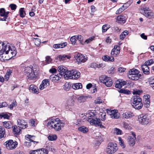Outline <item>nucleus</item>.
<instances>
[{
    "instance_id": "nucleus-34",
    "label": "nucleus",
    "mask_w": 154,
    "mask_h": 154,
    "mask_svg": "<svg viewBox=\"0 0 154 154\" xmlns=\"http://www.w3.org/2000/svg\"><path fill=\"white\" fill-rule=\"evenodd\" d=\"M3 125L7 129H10L12 127V124L11 122H2Z\"/></svg>"
},
{
    "instance_id": "nucleus-59",
    "label": "nucleus",
    "mask_w": 154,
    "mask_h": 154,
    "mask_svg": "<svg viewBox=\"0 0 154 154\" xmlns=\"http://www.w3.org/2000/svg\"><path fill=\"white\" fill-rule=\"evenodd\" d=\"M16 101H14L8 107L11 110L13 109V107L16 106Z\"/></svg>"
},
{
    "instance_id": "nucleus-8",
    "label": "nucleus",
    "mask_w": 154,
    "mask_h": 154,
    "mask_svg": "<svg viewBox=\"0 0 154 154\" xmlns=\"http://www.w3.org/2000/svg\"><path fill=\"white\" fill-rule=\"evenodd\" d=\"M118 149L117 144L115 143L111 142L108 144L106 152L107 154H113L117 151Z\"/></svg>"
},
{
    "instance_id": "nucleus-36",
    "label": "nucleus",
    "mask_w": 154,
    "mask_h": 154,
    "mask_svg": "<svg viewBox=\"0 0 154 154\" xmlns=\"http://www.w3.org/2000/svg\"><path fill=\"white\" fill-rule=\"evenodd\" d=\"M5 134V129L2 126H0V139L4 137Z\"/></svg>"
},
{
    "instance_id": "nucleus-58",
    "label": "nucleus",
    "mask_w": 154,
    "mask_h": 154,
    "mask_svg": "<svg viewBox=\"0 0 154 154\" xmlns=\"http://www.w3.org/2000/svg\"><path fill=\"white\" fill-rule=\"evenodd\" d=\"M95 37V36H93L92 37H90L85 41V42L87 44L88 43L92 41L93 40H94Z\"/></svg>"
},
{
    "instance_id": "nucleus-64",
    "label": "nucleus",
    "mask_w": 154,
    "mask_h": 154,
    "mask_svg": "<svg viewBox=\"0 0 154 154\" xmlns=\"http://www.w3.org/2000/svg\"><path fill=\"white\" fill-rule=\"evenodd\" d=\"M29 154H38V150H35L30 151L29 152Z\"/></svg>"
},
{
    "instance_id": "nucleus-48",
    "label": "nucleus",
    "mask_w": 154,
    "mask_h": 154,
    "mask_svg": "<svg viewBox=\"0 0 154 154\" xmlns=\"http://www.w3.org/2000/svg\"><path fill=\"white\" fill-rule=\"evenodd\" d=\"M118 140L119 145L123 148L125 147L124 142L121 137H118Z\"/></svg>"
},
{
    "instance_id": "nucleus-10",
    "label": "nucleus",
    "mask_w": 154,
    "mask_h": 154,
    "mask_svg": "<svg viewBox=\"0 0 154 154\" xmlns=\"http://www.w3.org/2000/svg\"><path fill=\"white\" fill-rule=\"evenodd\" d=\"M100 81L105 84L107 87H110L112 85V79L109 77L105 75H102L99 78Z\"/></svg>"
},
{
    "instance_id": "nucleus-23",
    "label": "nucleus",
    "mask_w": 154,
    "mask_h": 154,
    "mask_svg": "<svg viewBox=\"0 0 154 154\" xmlns=\"http://www.w3.org/2000/svg\"><path fill=\"white\" fill-rule=\"evenodd\" d=\"M29 91L33 94H38L39 93V90L37 87L34 85H30L29 88Z\"/></svg>"
},
{
    "instance_id": "nucleus-31",
    "label": "nucleus",
    "mask_w": 154,
    "mask_h": 154,
    "mask_svg": "<svg viewBox=\"0 0 154 154\" xmlns=\"http://www.w3.org/2000/svg\"><path fill=\"white\" fill-rule=\"evenodd\" d=\"M141 67L142 70L144 74L148 75L149 74V70L148 66L144 64L142 65Z\"/></svg>"
},
{
    "instance_id": "nucleus-30",
    "label": "nucleus",
    "mask_w": 154,
    "mask_h": 154,
    "mask_svg": "<svg viewBox=\"0 0 154 154\" xmlns=\"http://www.w3.org/2000/svg\"><path fill=\"white\" fill-rule=\"evenodd\" d=\"M67 45V43L66 42H63L59 44H55L53 45V47L54 48H64Z\"/></svg>"
},
{
    "instance_id": "nucleus-18",
    "label": "nucleus",
    "mask_w": 154,
    "mask_h": 154,
    "mask_svg": "<svg viewBox=\"0 0 154 154\" xmlns=\"http://www.w3.org/2000/svg\"><path fill=\"white\" fill-rule=\"evenodd\" d=\"M120 48L119 46L115 45L111 52V54L113 57H116L120 53Z\"/></svg>"
},
{
    "instance_id": "nucleus-56",
    "label": "nucleus",
    "mask_w": 154,
    "mask_h": 154,
    "mask_svg": "<svg viewBox=\"0 0 154 154\" xmlns=\"http://www.w3.org/2000/svg\"><path fill=\"white\" fill-rule=\"evenodd\" d=\"M108 25L105 24L102 27V32H106L109 29V27L107 26Z\"/></svg>"
},
{
    "instance_id": "nucleus-43",
    "label": "nucleus",
    "mask_w": 154,
    "mask_h": 154,
    "mask_svg": "<svg viewBox=\"0 0 154 154\" xmlns=\"http://www.w3.org/2000/svg\"><path fill=\"white\" fill-rule=\"evenodd\" d=\"M71 87V84L69 83H66L64 85L63 88L66 91H69Z\"/></svg>"
},
{
    "instance_id": "nucleus-3",
    "label": "nucleus",
    "mask_w": 154,
    "mask_h": 154,
    "mask_svg": "<svg viewBox=\"0 0 154 154\" xmlns=\"http://www.w3.org/2000/svg\"><path fill=\"white\" fill-rule=\"evenodd\" d=\"M132 99L131 104L132 106L136 109H141L143 106V104L141 98L138 96H134Z\"/></svg>"
},
{
    "instance_id": "nucleus-40",
    "label": "nucleus",
    "mask_w": 154,
    "mask_h": 154,
    "mask_svg": "<svg viewBox=\"0 0 154 154\" xmlns=\"http://www.w3.org/2000/svg\"><path fill=\"white\" fill-rule=\"evenodd\" d=\"M102 64H98L95 63L93 62L91 63L90 65V67L94 68H100L102 67Z\"/></svg>"
},
{
    "instance_id": "nucleus-25",
    "label": "nucleus",
    "mask_w": 154,
    "mask_h": 154,
    "mask_svg": "<svg viewBox=\"0 0 154 154\" xmlns=\"http://www.w3.org/2000/svg\"><path fill=\"white\" fill-rule=\"evenodd\" d=\"M74 105V101L72 99H71L68 100L66 104V105L65 107L67 109H69Z\"/></svg>"
},
{
    "instance_id": "nucleus-60",
    "label": "nucleus",
    "mask_w": 154,
    "mask_h": 154,
    "mask_svg": "<svg viewBox=\"0 0 154 154\" xmlns=\"http://www.w3.org/2000/svg\"><path fill=\"white\" fill-rule=\"evenodd\" d=\"M121 93H124V94H130V91L127 90L121 89L120 90Z\"/></svg>"
},
{
    "instance_id": "nucleus-54",
    "label": "nucleus",
    "mask_w": 154,
    "mask_h": 154,
    "mask_svg": "<svg viewBox=\"0 0 154 154\" xmlns=\"http://www.w3.org/2000/svg\"><path fill=\"white\" fill-rule=\"evenodd\" d=\"M94 103L96 104H100L102 103V100L99 97L94 100Z\"/></svg>"
},
{
    "instance_id": "nucleus-42",
    "label": "nucleus",
    "mask_w": 154,
    "mask_h": 154,
    "mask_svg": "<svg viewBox=\"0 0 154 154\" xmlns=\"http://www.w3.org/2000/svg\"><path fill=\"white\" fill-rule=\"evenodd\" d=\"M128 32L127 31H125L122 32L120 35V38L121 40H123L128 35Z\"/></svg>"
},
{
    "instance_id": "nucleus-19",
    "label": "nucleus",
    "mask_w": 154,
    "mask_h": 154,
    "mask_svg": "<svg viewBox=\"0 0 154 154\" xmlns=\"http://www.w3.org/2000/svg\"><path fill=\"white\" fill-rule=\"evenodd\" d=\"M9 60V58L7 55V53H6L5 51H4V50H0V60L3 61Z\"/></svg>"
},
{
    "instance_id": "nucleus-38",
    "label": "nucleus",
    "mask_w": 154,
    "mask_h": 154,
    "mask_svg": "<svg viewBox=\"0 0 154 154\" xmlns=\"http://www.w3.org/2000/svg\"><path fill=\"white\" fill-rule=\"evenodd\" d=\"M57 137L56 134H51L48 137V140L50 141H54L57 139Z\"/></svg>"
},
{
    "instance_id": "nucleus-49",
    "label": "nucleus",
    "mask_w": 154,
    "mask_h": 154,
    "mask_svg": "<svg viewBox=\"0 0 154 154\" xmlns=\"http://www.w3.org/2000/svg\"><path fill=\"white\" fill-rule=\"evenodd\" d=\"M20 16L22 17H24L25 15V13L24 11V8H21L20 9Z\"/></svg>"
},
{
    "instance_id": "nucleus-62",
    "label": "nucleus",
    "mask_w": 154,
    "mask_h": 154,
    "mask_svg": "<svg viewBox=\"0 0 154 154\" xmlns=\"http://www.w3.org/2000/svg\"><path fill=\"white\" fill-rule=\"evenodd\" d=\"M142 91L140 90H137L134 91L133 92V93L134 94H138L139 95L141 93H142Z\"/></svg>"
},
{
    "instance_id": "nucleus-53",
    "label": "nucleus",
    "mask_w": 154,
    "mask_h": 154,
    "mask_svg": "<svg viewBox=\"0 0 154 154\" xmlns=\"http://www.w3.org/2000/svg\"><path fill=\"white\" fill-rule=\"evenodd\" d=\"M77 39V37L76 36H72L70 38V41L72 44H75L76 42Z\"/></svg>"
},
{
    "instance_id": "nucleus-63",
    "label": "nucleus",
    "mask_w": 154,
    "mask_h": 154,
    "mask_svg": "<svg viewBox=\"0 0 154 154\" xmlns=\"http://www.w3.org/2000/svg\"><path fill=\"white\" fill-rule=\"evenodd\" d=\"M77 37V39L81 42L83 40V38L82 36L80 35H78L76 36Z\"/></svg>"
},
{
    "instance_id": "nucleus-1",
    "label": "nucleus",
    "mask_w": 154,
    "mask_h": 154,
    "mask_svg": "<svg viewBox=\"0 0 154 154\" xmlns=\"http://www.w3.org/2000/svg\"><path fill=\"white\" fill-rule=\"evenodd\" d=\"M46 121L48 122L47 127L50 130L54 129L57 131H60L65 125V122L58 118H51Z\"/></svg>"
},
{
    "instance_id": "nucleus-7",
    "label": "nucleus",
    "mask_w": 154,
    "mask_h": 154,
    "mask_svg": "<svg viewBox=\"0 0 154 154\" xmlns=\"http://www.w3.org/2000/svg\"><path fill=\"white\" fill-rule=\"evenodd\" d=\"M24 73L27 76V79L29 80H33L36 77V75L35 74L32 69L30 67H27L25 68Z\"/></svg>"
},
{
    "instance_id": "nucleus-5",
    "label": "nucleus",
    "mask_w": 154,
    "mask_h": 154,
    "mask_svg": "<svg viewBox=\"0 0 154 154\" xmlns=\"http://www.w3.org/2000/svg\"><path fill=\"white\" fill-rule=\"evenodd\" d=\"M138 121L143 125H147L150 121V116L148 114H140L138 117Z\"/></svg>"
},
{
    "instance_id": "nucleus-33",
    "label": "nucleus",
    "mask_w": 154,
    "mask_h": 154,
    "mask_svg": "<svg viewBox=\"0 0 154 154\" xmlns=\"http://www.w3.org/2000/svg\"><path fill=\"white\" fill-rule=\"evenodd\" d=\"M72 87L73 89L77 90L82 88V85L80 83H75L73 84Z\"/></svg>"
},
{
    "instance_id": "nucleus-21",
    "label": "nucleus",
    "mask_w": 154,
    "mask_h": 154,
    "mask_svg": "<svg viewBox=\"0 0 154 154\" xmlns=\"http://www.w3.org/2000/svg\"><path fill=\"white\" fill-rule=\"evenodd\" d=\"M62 77L61 75L57 74V75L52 74L50 76V79L54 82H57Z\"/></svg>"
},
{
    "instance_id": "nucleus-12",
    "label": "nucleus",
    "mask_w": 154,
    "mask_h": 154,
    "mask_svg": "<svg viewBox=\"0 0 154 154\" xmlns=\"http://www.w3.org/2000/svg\"><path fill=\"white\" fill-rule=\"evenodd\" d=\"M74 57L79 64L84 63L87 60L86 56H84L79 53L75 54L74 55Z\"/></svg>"
},
{
    "instance_id": "nucleus-50",
    "label": "nucleus",
    "mask_w": 154,
    "mask_h": 154,
    "mask_svg": "<svg viewBox=\"0 0 154 154\" xmlns=\"http://www.w3.org/2000/svg\"><path fill=\"white\" fill-rule=\"evenodd\" d=\"M5 9L4 8H1L0 9V15L1 17H5Z\"/></svg>"
},
{
    "instance_id": "nucleus-6",
    "label": "nucleus",
    "mask_w": 154,
    "mask_h": 154,
    "mask_svg": "<svg viewBox=\"0 0 154 154\" xmlns=\"http://www.w3.org/2000/svg\"><path fill=\"white\" fill-rule=\"evenodd\" d=\"M128 76L129 79L136 80L139 78L141 76V75L139 74V72L137 70L132 69L129 71Z\"/></svg>"
},
{
    "instance_id": "nucleus-45",
    "label": "nucleus",
    "mask_w": 154,
    "mask_h": 154,
    "mask_svg": "<svg viewBox=\"0 0 154 154\" xmlns=\"http://www.w3.org/2000/svg\"><path fill=\"white\" fill-rule=\"evenodd\" d=\"M144 106L146 108L149 107L150 105V100H143Z\"/></svg>"
},
{
    "instance_id": "nucleus-26",
    "label": "nucleus",
    "mask_w": 154,
    "mask_h": 154,
    "mask_svg": "<svg viewBox=\"0 0 154 154\" xmlns=\"http://www.w3.org/2000/svg\"><path fill=\"white\" fill-rule=\"evenodd\" d=\"M72 74L73 75L72 78V79H77L80 77V72L76 70H73Z\"/></svg>"
},
{
    "instance_id": "nucleus-29",
    "label": "nucleus",
    "mask_w": 154,
    "mask_h": 154,
    "mask_svg": "<svg viewBox=\"0 0 154 154\" xmlns=\"http://www.w3.org/2000/svg\"><path fill=\"white\" fill-rule=\"evenodd\" d=\"M126 17L123 15L118 16L117 17V20L120 23H124L126 21Z\"/></svg>"
},
{
    "instance_id": "nucleus-41",
    "label": "nucleus",
    "mask_w": 154,
    "mask_h": 154,
    "mask_svg": "<svg viewBox=\"0 0 154 154\" xmlns=\"http://www.w3.org/2000/svg\"><path fill=\"white\" fill-rule=\"evenodd\" d=\"M20 131L21 130L20 128L19 127H18L17 126H14L13 129V132L14 134L16 135L19 134Z\"/></svg>"
},
{
    "instance_id": "nucleus-13",
    "label": "nucleus",
    "mask_w": 154,
    "mask_h": 154,
    "mask_svg": "<svg viewBox=\"0 0 154 154\" xmlns=\"http://www.w3.org/2000/svg\"><path fill=\"white\" fill-rule=\"evenodd\" d=\"M140 13L146 17L149 18H151L153 15V13L149 10V8L146 7L141 9Z\"/></svg>"
},
{
    "instance_id": "nucleus-55",
    "label": "nucleus",
    "mask_w": 154,
    "mask_h": 154,
    "mask_svg": "<svg viewBox=\"0 0 154 154\" xmlns=\"http://www.w3.org/2000/svg\"><path fill=\"white\" fill-rule=\"evenodd\" d=\"M149 83L152 87H154V77H151L150 78Z\"/></svg>"
},
{
    "instance_id": "nucleus-39",
    "label": "nucleus",
    "mask_w": 154,
    "mask_h": 154,
    "mask_svg": "<svg viewBox=\"0 0 154 154\" xmlns=\"http://www.w3.org/2000/svg\"><path fill=\"white\" fill-rule=\"evenodd\" d=\"M38 154H48V151L46 149L42 148L38 149Z\"/></svg>"
},
{
    "instance_id": "nucleus-17",
    "label": "nucleus",
    "mask_w": 154,
    "mask_h": 154,
    "mask_svg": "<svg viewBox=\"0 0 154 154\" xmlns=\"http://www.w3.org/2000/svg\"><path fill=\"white\" fill-rule=\"evenodd\" d=\"M18 127L21 129H24L28 127L26 122L23 119H18L17 121Z\"/></svg>"
},
{
    "instance_id": "nucleus-51",
    "label": "nucleus",
    "mask_w": 154,
    "mask_h": 154,
    "mask_svg": "<svg viewBox=\"0 0 154 154\" xmlns=\"http://www.w3.org/2000/svg\"><path fill=\"white\" fill-rule=\"evenodd\" d=\"M34 41V43L35 45L38 46L41 43V40L38 38H35Z\"/></svg>"
},
{
    "instance_id": "nucleus-14",
    "label": "nucleus",
    "mask_w": 154,
    "mask_h": 154,
    "mask_svg": "<svg viewBox=\"0 0 154 154\" xmlns=\"http://www.w3.org/2000/svg\"><path fill=\"white\" fill-rule=\"evenodd\" d=\"M140 13L146 17L149 18H151L153 15V13L149 10V8L146 7L141 9Z\"/></svg>"
},
{
    "instance_id": "nucleus-47",
    "label": "nucleus",
    "mask_w": 154,
    "mask_h": 154,
    "mask_svg": "<svg viewBox=\"0 0 154 154\" xmlns=\"http://www.w3.org/2000/svg\"><path fill=\"white\" fill-rule=\"evenodd\" d=\"M154 63V61L152 59H150L147 60L145 63L144 64L147 66H150Z\"/></svg>"
},
{
    "instance_id": "nucleus-52",
    "label": "nucleus",
    "mask_w": 154,
    "mask_h": 154,
    "mask_svg": "<svg viewBox=\"0 0 154 154\" xmlns=\"http://www.w3.org/2000/svg\"><path fill=\"white\" fill-rule=\"evenodd\" d=\"M52 59L49 56H47L46 57L45 61L47 63H51Z\"/></svg>"
},
{
    "instance_id": "nucleus-22",
    "label": "nucleus",
    "mask_w": 154,
    "mask_h": 154,
    "mask_svg": "<svg viewBox=\"0 0 154 154\" xmlns=\"http://www.w3.org/2000/svg\"><path fill=\"white\" fill-rule=\"evenodd\" d=\"M57 70L60 73L59 74L61 75L62 76L63 75L64 76L67 71L66 68L63 66H59L57 68Z\"/></svg>"
},
{
    "instance_id": "nucleus-20",
    "label": "nucleus",
    "mask_w": 154,
    "mask_h": 154,
    "mask_svg": "<svg viewBox=\"0 0 154 154\" xmlns=\"http://www.w3.org/2000/svg\"><path fill=\"white\" fill-rule=\"evenodd\" d=\"M50 85V82L49 80L45 79L43 80L41 84L39 87V88L41 90H43L46 88L48 86Z\"/></svg>"
},
{
    "instance_id": "nucleus-24",
    "label": "nucleus",
    "mask_w": 154,
    "mask_h": 154,
    "mask_svg": "<svg viewBox=\"0 0 154 154\" xmlns=\"http://www.w3.org/2000/svg\"><path fill=\"white\" fill-rule=\"evenodd\" d=\"M134 116L133 113L131 112H124L122 114L123 118L126 119L131 118Z\"/></svg>"
},
{
    "instance_id": "nucleus-28",
    "label": "nucleus",
    "mask_w": 154,
    "mask_h": 154,
    "mask_svg": "<svg viewBox=\"0 0 154 154\" xmlns=\"http://www.w3.org/2000/svg\"><path fill=\"white\" fill-rule=\"evenodd\" d=\"M103 60L106 61L113 62L114 60V59L113 56H109L107 55H105L102 57Z\"/></svg>"
},
{
    "instance_id": "nucleus-61",
    "label": "nucleus",
    "mask_w": 154,
    "mask_h": 154,
    "mask_svg": "<svg viewBox=\"0 0 154 154\" xmlns=\"http://www.w3.org/2000/svg\"><path fill=\"white\" fill-rule=\"evenodd\" d=\"M9 7L11 8V10H15L16 8L17 5L15 4H11L10 5Z\"/></svg>"
},
{
    "instance_id": "nucleus-32",
    "label": "nucleus",
    "mask_w": 154,
    "mask_h": 154,
    "mask_svg": "<svg viewBox=\"0 0 154 154\" xmlns=\"http://www.w3.org/2000/svg\"><path fill=\"white\" fill-rule=\"evenodd\" d=\"M88 98V97L86 96L82 95L78 97L77 100L79 103H84L86 101Z\"/></svg>"
},
{
    "instance_id": "nucleus-11",
    "label": "nucleus",
    "mask_w": 154,
    "mask_h": 154,
    "mask_svg": "<svg viewBox=\"0 0 154 154\" xmlns=\"http://www.w3.org/2000/svg\"><path fill=\"white\" fill-rule=\"evenodd\" d=\"M4 144L7 149H12L16 147L18 143L16 141L14 142L12 140H10L6 141Z\"/></svg>"
},
{
    "instance_id": "nucleus-4",
    "label": "nucleus",
    "mask_w": 154,
    "mask_h": 154,
    "mask_svg": "<svg viewBox=\"0 0 154 154\" xmlns=\"http://www.w3.org/2000/svg\"><path fill=\"white\" fill-rule=\"evenodd\" d=\"M25 138L26 140L29 141L25 142L24 143V145L28 147H34L38 143V141H34L35 140V136L34 135L27 134L25 136Z\"/></svg>"
},
{
    "instance_id": "nucleus-27",
    "label": "nucleus",
    "mask_w": 154,
    "mask_h": 154,
    "mask_svg": "<svg viewBox=\"0 0 154 154\" xmlns=\"http://www.w3.org/2000/svg\"><path fill=\"white\" fill-rule=\"evenodd\" d=\"M73 70L71 71H68L66 72V74L64 75V78L66 79H72V77L73 74H72Z\"/></svg>"
},
{
    "instance_id": "nucleus-35",
    "label": "nucleus",
    "mask_w": 154,
    "mask_h": 154,
    "mask_svg": "<svg viewBox=\"0 0 154 154\" xmlns=\"http://www.w3.org/2000/svg\"><path fill=\"white\" fill-rule=\"evenodd\" d=\"M66 58L68 59L70 58V57L69 56L65 55H59L57 57V59H58L60 61H64L66 60Z\"/></svg>"
},
{
    "instance_id": "nucleus-57",
    "label": "nucleus",
    "mask_w": 154,
    "mask_h": 154,
    "mask_svg": "<svg viewBox=\"0 0 154 154\" xmlns=\"http://www.w3.org/2000/svg\"><path fill=\"white\" fill-rule=\"evenodd\" d=\"M122 85L120 81H117L116 82L115 87L116 88H122Z\"/></svg>"
},
{
    "instance_id": "nucleus-9",
    "label": "nucleus",
    "mask_w": 154,
    "mask_h": 154,
    "mask_svg": "<svg viewBox=\"0 0 154 154\" xmlns=\"http://www.w3.org/2000/svg\"><path fill=\"white\" fill-rule=\"evenodd\" d=\"M88 121L90 124L92 125H94L95 126H99L101 128H105V127L103 125L101 120L97 118H91L88 119Z\"/></svg>"
},
{
    "instance_id": "nucleus-44",
    "label": "nucleus",
    "mask_w": 154,
    "mask_h": 154,
    "mask_svg": "<svg viewBox=\"0 0 154 154\" xmlns=\"http://www.w3.org/2000/svg\"><path fill=\"white\" fill-rule=\"evenodd\" d=\"M0 118H3L4 119H8L10 116L7 113L2 112L0 113Z\"/></svg>"
},
{
    "instance_id": "nucleus-37",
    "label": "nucleus",
    "mask_w": 154,
    "mask_h": 154,
    "mask_svg": "<svg viewBox=\"0 0 154 154\" xmlns=\"http://www.w3.org/2000/svg\"><path fill=\"white\" fill-rule=\"evenodd\" d=\"M78 129L80 131L83 133H86L88 131V128L84 126L79 127Z\"/></svg>"
},
{
    "instance_id": "nucleus-16",
    "label": "nucleus",
    "mask_w": 154,
    "mask_h": 154,
    "mask_svg": "<svg viewBox=\"0 0 154 154\" xmlns=\"http://www.w3.org/2000/svg\"><path fill=\"white\" fill-rule=\"evenodd\" d=\"M132 136H130L128 139V142L129 145L131 146H133L135 144L136 139V135L135 133L131 131V132Z\"/></svg>"
},
{
    "instance_id": "nucleus-15",
    "label": "nucleus",
    "mask_w": 154,
    "mask_h": 154,
    "mask_svg": "<svg viewBox=\"0 0 154 154\" xmlns=\"http://www.w3.org/2000/svg\"><path fill=\"white\" fill-rule=\"evenodd\" d=\"M107 112L110 115V117L112 119H118L120 117V114L117 110H111L109 109L106 110Z\"/></svg>"
},
{
    "instance_id": "nucleus-2",
    "label": "nucleus",
    "mask_w": 154,
    "mask_h": 154,
    "mask_svg": "<svg viewBox=\"0 0 154 154\" xmlns=\"http://www.w3.org/2000/svg\"><path fill=\"white\" fill-rule=\"evenodd\" d=\"M4 50L6 53L9 59L15 56L17 53L16 48L14 47L11 46L8 43L5 44L2 42H0V50Z\"/></svg>"
},
{
    "instance_id": "nucleus-46",
    "label": "nucleus",
    "mask_w": 154,
    "mask_h": 154,
    "mask_svg": "<svg viewBox=\"0 0 154 154\" xmlns=\"http://www.w3.org/2000/svg\"><path fill=\"white\" fill-rule=\"evenodd\" d=\"M114 132L116 135H121L122 134V131L117 128H115Z\"/></svg>"
}]
</instances>
